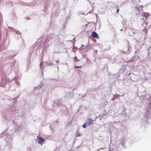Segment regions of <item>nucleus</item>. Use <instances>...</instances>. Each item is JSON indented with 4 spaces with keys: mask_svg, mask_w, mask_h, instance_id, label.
<instances>
[{
    "mask_svg": "<svg viewBox=\"0 0 151 151\" xmlns=\"http://www.w3.org/2000/svg\"><path fill=\"white\" fill-rule=\"evenodd\" d=\"M37 139L38 140L39 143L41 145H42L43 144V142H44V139H43L42 137H39V136H37Z\"/></svg>",
    "mask_w": 151,
    "mask_h": 151,
    "instance_id": "obj_1",
    "label": "nucleus"
},
{
    "mask_svg": "<svg viewBox=\"0 0 151 151\" xmlns=\"http://www.w3.org/2000/svg\"><path fill=\"white\" fill-rule=\"evenodd\" d=\"M91 35L92 36L97 39H99V37L98 36L97 34L95 32H93L91 33Z\"/></svg>",
    "mask_w": 151,
    "mask_h": 151,
    "instance_id": "obj_2",
    "label": "nucleus"
},
{
    "mask_svg": "<svg viewBox=\"0 0 151 151\" xmlns=\"http://www.w3.org/2000/svg\"><path fill=\"white\" fill-rule=\"evenodd\" d=\"M93 121V120L91 118H89L87 120V123L88 124V125H90L91 124Z\"/></svg>",
    "mask_w": 151,
    "mask_h": 151,
    "instance_id": "obj_3",
    "label": "nucleus"
},
{
    "mask_svg": "<svg viewBox=\"0 0 151 151\" xmlns=\"http://www.w3.org/2000/svg\"><path fill=\"white\" fill-rule=\"evenodd\" d=\"M83 127L84 128H85L86 127V123H84L83 125Z\"/></svg>",
    "mask_w": 151,
    "mask_h": 151,
    "instance_id": "obj_4",
    "label": "nucleus"
},
{
    "mask_svg": "<svg viewBox=\"0 0 151 151\" xmlns=\"http://www.w3.org/2000/svg\"><path fill=\"white\" fill-rule=\"evenodd\" d=\"M119 9L118 8V6H117V13H118L119 12Z\"/></svg>",
    "mask_w": 151,
    "mask_h": 151,
    "instance_id": "obj_5",
    "label": "nucleus"
}]
</instances>
